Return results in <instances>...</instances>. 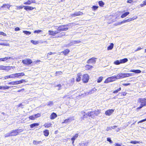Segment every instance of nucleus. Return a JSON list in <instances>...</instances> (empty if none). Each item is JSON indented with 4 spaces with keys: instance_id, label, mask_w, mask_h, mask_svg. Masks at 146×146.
I'll list each match as a JSON object with an SVG mask.
<instances>
[{
    "instance_id": "nucleus-8",
    "label": "nucleus",
    "mask_w": 146,
    "mask_h": 146,
    "mask_svg": "<svg viewBox=\"0 0 146 146\" xmlns=\"http://www.w3.org/2000/svg\"><path fill=\"white\" fill-rule=\"evenodd\" d=\"M87 115L88 116H89V117H91L92 118H94V117L95 115L94 114V111H91V112H88V113L87 115V114H86V115L84 114V116H83L84 117H83V118H84V117H86Z\"/></svg>"
},
{
    "instance_id": "nucleus-32",
    "label": "nucleus",
    "mask_w": 146,
    "mask_h": 146,
    "mask_svg": "<svg viewBox=\"0 0 146 146\" xmlns=\"http://www.w3.org/2000/svg\"><path fill=\"white\" fill-rule=\"evenodd\" d=\"M8 84L9 85H15L17 84V82L16 81H13L11 82L8 83Z\"/></svg>"
},
{
    "instance_id": "nucleus-47",
    "label": "nucleus",
    "mask_w": 146,
    "mask_h": 146,
    "mask_svg": "<svg viewBox=\"0 0 146 146\" xmlns=\"http://www.w3.org/2000/svg\"><path fill=\"white\" fill-rule=\"evenodd\" d=\"M121 90V88L120 87V88H119L118 89H117V90H115L114 91H113V93H117L119 91H120V90Z\"/></svg>"
},
{
    "instance_id": "nucleus-25",
    "label": "nucleus",
    "mask_w": 146,
    "mask_h": 146,
    "mask_svg": "<svg viewBox=\"0 0 146 146\" xmlns=\"http://www.w3.org/2000/svg\"><path fill=\"white\" fill-rule=\"evenodd\" d=\"M95 115L97 116L100 113V110H98L93 111Z\"/></svg>"
},
{
    "instance_id": "nucleus-42",
    "label": "nucleus",
    "mask_w": 146,
    "mask_h": 146,
    "mask_svg": "<svg viewBox=\"0 0 146 146\" xmlns=\"http://www.w3.org/2000/svg\"><path fill=\"white\" fill-rule=\"evenodd\" d=\"M103 77H100L98 79L97 82L98 83L100 82L102 80Z\"/></svg>"
},
{
    "instance_id": "nucleus-27",
    "label": "nucleus",
    "mask_w": 146,
    "mask_h": 146,
    "mask_svg": "<svg viewBox=\"0 0 146 146\" xmlns=\"http://www.w3.org/2000/svg\"><path fill=\"white\" fill-rule=\"evenodd\" d=\"M11 6L9 4H4L3 5L1 6L2 8H4V7H7V8L8 9H9V8Z\"/></svg>"
},
{
    "instance_id": "nucleus-58",
    "label": "nucleus",
    "mask_w": 146,
    "mask_h": 146,
    "mask_svg": "<svg viewBox=\"0 0 146 146\" xmlns=\"http://www.w3.org/2000/svg\"><path fill=\"white\" fill-rule=\"evenodd\" d=\"M56 54V52H53V53H52V52H49L47 54V56H48V55H51L52 54ZM48 58V57H47Z\"/></svg>"
},
{
    "instance_id": "nucleus-40",
    "label": "nucleus",
    "mask_w": 146,
    "mask_h": 146,
    "mask_svg": "<svg viewBox=\"0 0 146 146\" xmlns=\"http://www.w3.org/2000/svg\"><path fill=\"white\" fill-rule=\"evenodd\" d=\"M100 6H103L104 5V3L102 1H99L98 2Z\"/></svg>"
},
{
    "instance_id": "nucleus-51",
    "label": "nucleus",
    "mask_w": 146,
    "mask_h": 146,
    "mask_svg": "<svg viewBox=\"0 0 146 146\" xmlns=\"http://www.w3.org/2000/svg\"><path fill=\"white\" fill-rule=\"evenodd\" d=\"M56 29L57 30L54 31V32L55 33V35L59 33L61 31L60 30H59V29H58V28L57 29Z\"/></svg>"
},
{
    "instance_id": "nucleus-4",
    "label": "nucleus",
    "mask_w": 146,
    "mask_h": 146,
    "mask_svg": "<svg viewBox=\"0 0 146 146\" xmlns=\"http://www.w3.org/2000/svg\"><path fill=\"white\" fill-rule=\"evenodd\" d=\"M89 79V76L88 74H84L82 78V80L84 83H86L88 82Z\"/></svg>"
},
{
    "instance_id": "nucleus-15",
    "label": "nucleus",
    "mask_w": 146,
    "mask_h": 146,
    "mask_svg": "<svg viewBox=\"0 0 146 146\" xmlns=\"http://www.w3.org/2000/svg\"><path fill=\"white\" fill-rule=\"evenodd\" d=\"M97 89L95 88H94L92 89L91 90H90L88 93V94H92L94 93V92L96 91Z\"/></svg>"
},
{
    "instance_id": "nucleus-17",
    "label": "nucleus",
    "mask_w": 146,
    "mask_h": 146,
    "mask_svg": "<svg viewBox=\"0 0 146 146\" xmlns=\"http://www.w3.org/2000/svg\"><path fill=\"white\" fill-rule=\"evenodd\" d=\"M88 142L85 143L81 142L79 144V146H87L88 145Z\"/></svg>"
},
{
    "instance_id": "nucleus-28",
    "label": "nucleus",
    "mask_w": 146,
    "mask_h": 146,
    "mask_svg": "<svg viewBox=\"0 0 146 146\" xmlns=\"http://www.w3.org/2000/svg\"><path fill=\"white\" fill-rule=\"evenodd\" d=\"M114 44L113 43H111L110 44V45L107 48L108 50H111L112 49V48H113Z\"/></svg>"
},
{
    "instance_id": "nucleus-61",
    "label": "nucleus",
    "mask_w": 146,
    "mask_h": 146,
    "mask_svg": "<svg viewBox=\"0 0 146 146\" xmlns=\"http://www.w3.org/2000/svg\"><path fill=\"white\" fill-rule=\"evenodd\" d=\"M42 32V31L40 30H35L34 31V33H39Z\"/></svg>"
},
{
    "instance_id": "nucleus-33",
    "label": "nucleus",
    "mask_w": 146,
    "mask_h": 146,
    "mask_svg": "<svg viewBox=\"0 0 146 146\" xmlns=\"http://www.w3.org/2000/svg\"><path fill=\"white\" fill-rule=\"evenodd\" d=\"M48 32L49 33V34L52 36H54L55 35L54 31H51L50 30Z\"/></svg>"
},
{
    "instance_id": "nucleus-46",
    "label": "nucleus",
    "mask_w": 146,
    "mask_h": 146,
    "mask_svg": "<svg viewBox=\"0 0 146 146\" xmlns=\"http://www.w3.org/2000/svg\"><path fill=\"white\" fill-rule=\"evenodd\" d=\"M0 45H4L6 46H9V44L8 43H0Z\"/></svg>"
},
{
    "instance_id": "nucleus-35",
    "label": "nucleus",
    "mask_w": 146,
    "mask_h": 146,
    "mask_svg": "<svg viewBox=\"0 0 146 146\" xmlns=\"http://www.w3.org/2000/svg\"><path fill=\"white\" fill-rule=\"evenodd\" d=\"M53 105V103L52 101H50L47 103V105L49 106H52Z\"/></svg>"
},
{
    "instance_id": "nucleus-9",
    "label": "nucleus",
    "mask_w": 146,
    "mask_h": 146,
    "mask_svg": "<svg viewBox=\"0 0 146 146\" xmlns=\"http://www.w3.org/2000/svg\"><path fill=\"white\" fill-rule=\"evenodd\" d=\"M97 58L94 57H92L89 59L87 61V63L89 64L90 63H95L96 62V59Z\"/></svg>"
},
{
    "instance_id": "nucleus-7",
    "label": "nucleus",
    "mask_w": 146,
    "mask_h": 146,
    "mask_svg": "<svg viewBox=\"0 0 146 146\" xmlns=\"http://www.w3.org/2000/svg\"><path fill=\"white\" fill-rule=\"evenodd\" d=\"M22 62L25 64H30L32 63V61L31 59H24L22 60Z\"/></svg>"
},
{
    "instance_id": "nucleus-1",
    "label": "nucleus",
    "mask_w": 146,
    "mask_h": 146,
    "mask_svg": "<svg viewBox=\"0 0 146 146\" xmlns=\"http://www.w3.org/2000/svg\"><path fill=\"white\" fill-rule=\"evenodd\" d=\"M132 75L131 73H121L118 74L117 75H115L114 76L115 78V80L121 78H123L125 77H128Z\"/></svg>"
},
{
    "instance_id": "nucleus-43",
    "label": "nucleus",
    "mask_w": 146,
    "mask_h": 146,
    "mask_svg": "<svg viewBox=\"0 0 146 146\" xmlns=\"http://www.w3.org/2000/svg\"><path fill=\"white\" fill-rule=\"evenodd\" d=\"M68 119L70 122L74 120V117H72L69 118Z\"/></svg>"
},
{
    "instance_id": "nucleus-59",
    "label": "nucleus",
    "mask_w": 146,
    "mask_h": 146,
    "mask_svg": "<svg viewBox=\"0 0 146 146\" xmlns=\"http://www.w3.org/2000/svg\"><path fill=\"white\" fill-rule=\"evenodd\" d=\"M107 141L110 142V143H112V141L111 140V139L110 138H107Z\"/></svg>"
},
{
    "instance_id": "nucleus-54",
    "label": "nucleus",
    "mask_w": 146,
    "mask_h": 146,
    "mask_svg": "<svg viewBox=\"0 0 146 146\" xmlns=\"http://www.w3.org/2000/svg\"><path fill=\"white\" fill-rule=\"evenodd\" d=\"M127 22V20H123V21H121V22H119V23H118V24H117V25H120V24H121L122 23H125Z\"/></svg>"
},
{
    "instance_id": "nucleus-52",
    "label": "nucleus",
    "mask_w": 146,
    "mask_h": 146,
    "mask_svg": "<svg viewBox=\"0 0 146 146\" xmlns=\"http://www.w3.org/2000/svg\"><path fill=\"white\" fill-rule=\"evenodd\" d=\"M98 8V7L97 6H94L92 7V8L93 10H96Z\"/></svg>"
},
{
    "instance_id": "nucleus-45",
    "label": "nucleus",
    "mask_w": 146,
    "mask_h": 146,
    "mask_svg": "<svg viewBox=\"0 0 146 146\" xmlns=\"http://www.w3.org/2000/svg\"><path fill=\"white\" fill-rule=\"evenodd\" d=\"M16 130L17 132L18 133H21L23 132V130L22 129H16Z\"/></svg>"
},
{
    "instance_id": "nucleus-37",
    "label": "nucleus",
    "mask_w": 146,
    "mask_h": 146,
    "mask_svg": "<svg viewBox=\"0 0 146 146\" xmlns=\"http://www.w3.org/2000/svg\"><path fill=\"white\" fill-rule=\"evenodd\" d=\"M130 143H131L133 144H136L137 143H140V142L139 141H130Z\"/></svg>"
},
{
    "instance_id": "nucleus-56",
    "label": "nucleus",
    "mask_w": 146,
    "mask_h": 146,
    "mask_svg": "<svg viewBox=\"0 0 146 146\" xmlns=\"http://www.w3.org/2000/svg\"><path fill=\"white\" fill-rule=\"evenodd\" d=\"M5 79H7V78H12L11 74L10 75L6 76L5 77Z\"/></svg>"
},
{
    "instance_id": "nucleus-2",
    "label": "nucleus",
    "mask_w": 146,
    "mask_h": 146,
    "mask_svg": "<svg viewBox=\"0 0 146 146\" xmlns=\"http://www.w3.org/2000/svg\"><path fill=\"white\" fill-rule=\"evenodd\" d=\"M138 102L140 103V106L137 108V109H141L143 107L146 106V99L145 98H139L138 99Z\"/></svg>"
},
{
    "instance_id": "nucleus-64",
    "label": "nucleus",
    "mask_w": 146,
    "mask_h": 146,
    "mask_svg": "<svg viewBox=\"0 0 146 146\" xmlns=\"http://www.w3.org/2000/svg\"><path fill=\"white\" fill-rule=\"evenodd\" d=\"M112 129L111 127H108L106 128V130L107 131H108L109 130H111Z\"/></svg>"
},
{
    "instance_id": "nucleus-49",
    "label": "nucleus",
    "mask_w": 146,
    "mask_h": 146,
    "mask_svg": "<svg viewBox=\"0 0 146 146\" xmlns=\"http://www.w3.org/2000/svg\"><path fill=\"white\" fill-rule=\"evenodd\" d=\"M23 32L25 34L27 35H29L31 34V33L30 32L27 31H23Z\"/></svg>"
},
{
    "instance_id": "nucleus-30",
    "label": "nucleus",
    "mask_w": 146,
    "mask_h": 146,
    "mask_svg": "<svg viewBox=\"0 0 146 146\" xmlns=\"http://www.w3.org/2000/svg\"><path fill=\"white\" fill-rule=\"evenodd\" d=\"M39 125V124L38 123H34L30 125V127L31 128H33Z\"/></svg>"
},
{
    "instance_id": "nucleus-18",
    "label": "nucleus",
    "mask_w": 146,
    "mask_h": 146,
    "mask_svg": "<svg viewBox=\"0 0 146 146\" xmlns=\"http://www.w3.org/2000/svg\"><path fill=\"white\" fill-rule=\"evenodd\" d=\"M25 7L24 8V9L26 10H33L34 9V8L30 6H25Z\"/></svg>"
},
{
    "instance_id": "nucleus-31",
    "label": "nucleus",
    "mask_w": 146,
    "mask_h": 146,
    "mask_svg": "<svg viewBox=\"0 0 146 146\" xmlns=\"http://www.w3.org/2000/svg\"><path fill=\"white\" fill-rule=\"evenodd\" d=\"M78 133L75 134V135L72 138L71 140L75 141V140L78 137Z\"/></svg>"
},
{
    "instance_id": "nucleus-10",
    "label": "nucleus",
    "mask_w": 146,
    "mask_h": 146,
    "mask_svg": "<svg viewBox=\"0 0 146 146\" xmlns=\"http://www.w3.org/2000/svg\"><path fill=\"white\" fill-rule=\"evenodd\" d=\"M114 111V110L110 109L107 110L105 112V114L107 115L110 116L111 115Z\"/></svg>"
},
{
    "instance_id": "nucleus-50",
    "label": "nucleus",
    "mask_w": 146,
    "mask_h": 146,
    "mask_svg": "<svg viewBox=\"0 0 146 146\" xmlns=\"http://www.w3.org/2000/svg\"><path fill=\"white\" fill-rule=\"evenodd\" d=\"M65 33H60L58 36V37H61L62 36H64L65 35Z\"/></svg>"
},
{
    "instance_id": "nucleus-23",
    "label": "nucleus",
    "mask_w": 146,
    "mask_h": 146,
    "mask_svg": "<svg viewBox=\"0 0 146 146\" xmlns=\"http://www.w3.org/2000/svg\"><path fill=\"white\" fill-rule=\"evenodd\" d=\"M52 125L51 123H45L44 125V126L46 128H48L50 127Z\"/></svg>"
},
{
    "instance_id": "nucleus-22",
    "label": "nucleus",
    "mask_w": 146,
    "mask_h": 146,
    "mask_svg": "<svg viewBox=\"0 0 146 146\" xmlns=\"http://www.w3.org/2000/svg\"><path fill=\"white\" fill-rule=\"evenodd\" d=\"M10 87L8 86H0V89L5 90V89H8Z\"/></svg>"
},
{
    "instance_id": "nucleus-63",
    "label": "nucleus",
    "mask_w": 146,
    "mask_h": 146,
    "mask_svg": "<svg viewBox=\"0 0 146 146\" xmlns=\"http://www.w3.org/2000/svg\"><path fill=\"white\" fill-rule=\"evenodd\" d=\"M145 121H146V118L145 119H143L140 121L138 122V123H142Z\"/></svg>"
},
{
    "instance_id": "nucleus-5",
    "label": "nucleus",
    "mask_w": 146,
    "mask_h": 146,
    "mask_svg": "<svg viewBox=\"0 0 146 146\" xmlns=\"http://www.w3.org/2000/svg\"><path fill=\"white\" fill-rule=\"evenodd\" d=\"M24 75H25V74L23 72L21 73H17L11 74L12 78H18L20 76H23Z\"/></svg>"
},
{
    "instance_id": "nucleus-26",
    "label": "nucleus",
    "mask_w": 146,
    "mask_h": 146,
    "mask_svg": "<svg viewBox=\"0 0 146 146\" xmlns=\"http://www.w3.org/2000/svg\"><path fill=\"white\" fill-rule=\"evenodd\" d=\"M129 12H126L123 13L122 15L121 16V18H123L125 17H126L127 15L129 14Z\"/></svg>"
},
{
    "instance_id": "nucleus-53",
    "label": "nucleus",
    "mask_w": 146,
    "mask_h": 146,
    "mask_svg": "<svg viewBox=\"0 0 146 146\" xmlns=\"http://www.w3.org/2000/svg\"><path fill=\"white\" fill-rule=\"evenodd\" d=\"M24 4L25 5H30V2L29 0H28L27 2L24 3Z\"/></svg>"
},
{
    "instance_id": "nucleus-19",
    "label": "nucleus",
    "mask_w": 146,
    "mask_h": 146,
    "mask_svg": "<svg viewBox=\"0 0 146 146\" xmlns=\"http://www.w3.org/2000/svg\"><path fill=\"white\" fill-rule=\"evenodd\" d=\"M70 52V50L68 49H66L61 52L64 54V55L68 54Z\"/></svg>"
},
{
    "instance_id": "nucleus-12",
    "label": "nucleus",
    "mask_w": 146,
    "mask_h": 146,
    "mask_svg": "<svg viewBox=\"0 0 146 146\" xmlns=\"http://www.w3.org/2000/svg\"><path fill=\"white\" fill-rule=\"evenodd\" d=\"M83 13L80 11L76 12L72 15L74 16H78L82 15L83 14Z\"/></svg>"
},
{
    "instance_id": "nucleus-6",
    "label": "nucleus",
    "mask_w": 146,
    "mask_h": 146,
    "mask_svg": "<svg viewBox=\"0 0 146 146\" xmlns=\"http://www.w3.org/2000/svg\"><path fill=\"white\" fill-rule=\"evenodd\" d=\"M115 78L114 76L108 77L105 80L104 82L107 83L113 81L115 80Z\"/></svg>"
},
{
    "instance_id": "nucleus-39",
    "label": "nucleus",
    "mask_w": 146,
    "mask_h": 146,
    "mask_svg": "<svg viewBox=\"0 0 146 146\" xmlns=\"http://www.w3.org/2000/svg\"><path fill=\"white\" fill-rule=\"evenodd\" d=\"M31 42L34 44H38V41L36 40H32L31 41Z\"/></svg>"
},
{
    "instance_id": "nucleus-16",
    "label": "nucleus",
    "mask_w": 146,
    "mask_h": 146,
    "mask_svg": "<svg viewBox=\"0 0 146 146\" xmlns=\"http://www.w3.org/2000/svg\"><path fill=\"white\" fill-rule=\"evenodd\" d=\"M10 58H11V57H5L3 58H0V62L1 61H5Z\"/></svg>"
},
{
    "instance_id": "nucleus-41",
    "label": "nucleus",
    "mask_w": 146,
    "mask_h": 146,
    "mask_svg": "<svg viewBox=\"0 0 146 146\" xmlns=\"http://www.w3.org/2000/svg\"><path fill=\"white\" fill-rule=\"evenodd\" d=\"M4 136L5 137H7L10 136H11L12 135L11 132H10V133H8L5 134Z\"/></svg>"
},
{
    "instance_id": "nucleus-13",
    "label": "nucleus",
    "mask_w": 146,
    "mask_h": 146,
    "mask_svg": "<svg viewBox=\"0 0 146 146\" xmlns=\"http://www.w3.org/2000/svg\"><path fill=\"white\" fill-rule=\"evenodd\" d=\"M57 117V115L55 113H53L50 116V118L51 119H53Z\"/></svg>"
},
{
    "instance_id": "nucleus-24",
    "label": "nucleus",
    "mask_w": 146,
    "mask_h": 146,
    "mask_svg": "<svg viewBox=\"0 0 146 146\" xmlns=\"http://www.w3.org/2000/svg\"><path fill=\"white\" fill-rule=\"evenodd\" d=\"M44 135L45 136H48L49 134V131L47 129L43 131Z\"/></svg>"
},
{
    "instance_id": "nucleus-36",
    "label": "nucleus",
    "mask_w": 146,
    "mask_h": 146,
    "mask_svg": "<svg viewBox=\"0 0 146 146\" xmlns=\"http://www.w3.org/2000/svg\"><path fill=\"white\" fill-rule=\"evenodd\" d=\"M30 119L33 120L35 119V115H31L29 117Z\"/></svg>"
},
{
    "instance_id": "nucleus-34",
    "label": "nucleus",
    "mask_w": 146,
    "mask_h": 146,
    "mask_svg": "<svg viewBox=\"0 0 146 146\" xmlns=\"http://www.w3.org/2000/svg\"><path fill=\"white\" fill-rule=\"evenodd\" d=\"M17 84H19L21 83H22L23 82H25V81L24 80H20L17 81Z\"/></svg>"
},
{
    "instance_id": "nucleus-38",
    "label": "nucleus",
    "mask_w": 146,
    "mask_h": 146,
    "mask_svg": "<svg viewBox=\"0 0 146 146\" xmlns=\"http://www.w3.org/2000/svg\"><path fill=\"white\" fill-rule=\"evenodd\" d=\"M114 63L115 65H119L120 64V60H117L116 61H115L114 62Z\"/></svg>"
},
{
    "instance_id": "nucleus-3",
    "label": "nucleus",
    "mask_w": 146,
    "mask_h": 146,
    "mask_svg": "<svg viewBox=\"0 0 146 146\" xmlns=\"http://www.w3.org/2000/svg\"><path fill=\"white\" fill-rule=\"evenodd\" d=\"M14 67L10 66H6L3 65H0V70H5L8 71L11 68H14Z\"/></svg>"
},
{
    "instance_id": "nucleus-57",
    "label": "nucleus",
    "mask_w": 146,
    "mask_h": 146,
    "mask_svg": "<svg viewBox=\"0 0 146 146\" xmlns=\"http://www.w3.org/2000/svg\"><path fill=\"white\" fill-rule=\"evenodd\" d=\"M72 45V43L71 42H70L69 44H67L65 45L64 46H71Z\"/></svg>"
},
{
    "instance_id": "nucleus-20",
    "label": "nucleus",
    "mask_w": 146,
    "mask_h": 146,
    "mask_svg": "<svg viewBox=\"0 0 146 146\" xmlns=\"http://www.w3.org/2000/svg\"><path fill=\"white\" fill-rule=\"evenodd\" d=\"M120 63L121 64L127 62L128 60L127 58H124V59L120 60Z\"/></svg>"
},
{
    "instance_id": "nucleus-29",
    "label": "nucleus",
    "mask_w": 146,
    "mask_h": 146,
    "mask_svg": "<svg viewBox=\"0 0 146 146\" xmlns=\"http://www.w3.org/2000/svg\"><path fill=\"white\" fill-rule=\"evenodd\" d=\"M80 76H81V75L80 73L78 74L77 77L76 79V80L77 81L79 82L80 80L81 79Z\"/></svg>"
},
{
    "instance_id": "nucleus-44",
    "label": "nucleus",
    "mask_w": 146,
    "mask_h": 146,
    "mask_svg": "<svg viewBox=\"0 0 146 146\" xmlns=\"http://www.w3.org/2000/svg\"><path fill=\"white\" fill-rule=\"evenodd\" d=\"M40 142V141H34L33 142V143L34 145H37L39 144Z\"/></svg>"
},
{
    "instance_id": "nucleus-62",
    "label": "nucleus",
    "mask_w": 146,
    "mask_h": 146,
    "mask_svg": "<svg viewBox=\"0 0 146 146\" xmlns=\"http://www.w3.org/2000/svg\"><path fill=\"white\" fill-rule=\"evenodd\" d=\"M0 35L4 36H6V34L3 32H0Z\"/></svg>"
},
{
    "instance_id": "nucleus-48",
    "label": "nucleus",
    "mask_w": 146,
    "mask_h": 146,
    "mask_svg": "<svg viewBox=\"0 0 146 146\" xmlns=\"http://www.w3.org/2000/svg\"><path fill=\"white\" fill-rule=\"evenodd\" d=\"M86 67L89 70L92 67V66L89 65H87L86 66Z\"/></svg>"
},
{
    "instance_id": "nucleus-14",
    "label": "nucleus",
    "mask_w": 146,
    "mask_h": 146,
    "mask_svg": "<svg viewBox=\"0 0 146 146\" xmlns=\"http://www.w3.org/2000/svg\"><path fill=\"white\" fill-rule=\"evenodd\" d=\"M11 132L12 136H16L18 134L16 129L13 130Z\"/></svg>"
},
{
    "instance_id": "nucleus-21",
    "label": "nucleus",
    "mask_w": 146,
    "mask_h": 146,
    "mask_svg": "<svg viewBox=\"0 0 146 146\" xmlns=\"http://www.w3.org/2000/svg\"><path fill=\"white\" fill-rule=\"evenodd\" d=\"M130 72H133L136 73H140L141 72V71L139 70H131L130 71Z\"/></svg>"
},
{
    "instance_id": "nucleus-55",
    "label": "nucleus",
    "mask_w": 146,
    "mask_h": 146,
    "mask_svg": "<svg viewBox=\"0 0 146 146\" xmlns=\"http://www.w3.org/2000/svg\"><path fill=\"white\" fill-rule=\"evenodd\" d=\"M56 74V75H59L62 74V72L61 71L57 72Z\"/></svg>"
},
{
    "instance_id": "nucleus-60",
    "label": "nucleus",
    "mask_w": 146,
    "mask_h": 146,
    "mask_svg": "<svg viewBox=\"0 0 146 146\" xmlns=\"http://www.w3.org/2000/svg\"><path fill=\"white\" fill-rule=\"evenodd\" d=\"M68 122H70L69 121V120L68 119V118L67 119H66L65 120H64V122L63 123H67Z\"/></svg>"
},
{
    "instance_id": "nucleus-11",
    "label": "nucleus",
    "mask_w": 146,
    "mask_h": 146,
    "mask_svg": "<svg viewBox=\"0 0 146 146\" xmlns=\"http://www.w3.org/2000/svg\"><path fill=\"white\" fill-rule=\"evenodd\" d=\"M58 29H59V30H60V31H67L68 29V27L64 28L61 27V26H60L58 27Z\"/></svg>"
}]
</instances>
